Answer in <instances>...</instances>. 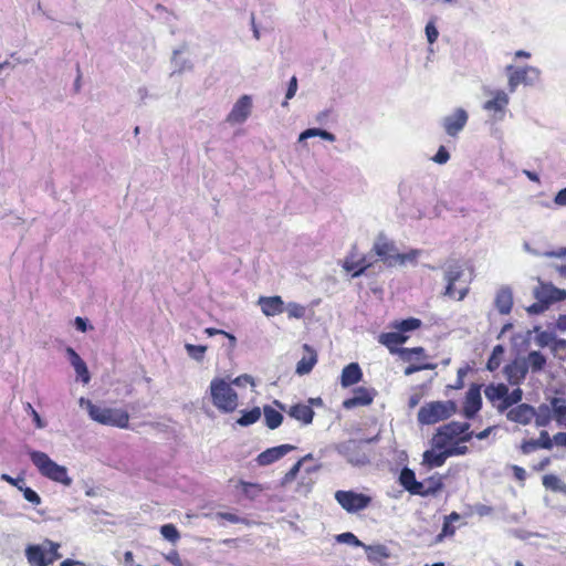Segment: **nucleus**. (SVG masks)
<instances>
[{"label": "nucleus", "instance_id": "f257e3e1", "mask_svg": "<svg viewBox=\"0 0 566 566\" xmlns=\"http://www.w3.org/2000/svg\"><path fill=\"white\" fill-rule=\"evenodd\" d=\"M27 453L42 476L64 486L72 484L73 480L69 476L66 467L57 464L45 452L28 449Z\"/></svg>", "mask_w": 566, "mask_h": 566}, {"label": "nucleus", "instance_id": "f03ea898", "mask_svg": "<svg viewBox=\"0 0 566 566\" xmlns=\"http://www.w3.org/2000/svg\"><path fill=\"white\" fill-rule=\"evenodd\" d=\"M82 408H85L90 417L104 426H112L122 429L128 428L129 415L119 408H107L94 405L91 400L81 398L78 401Z\"/></svg>", "mask_w": 566, "mask_h": 566}, {"label": "nucleus", "instance_id": "7ed1b4c3", "mask_svg": "<svg viewBox=\"0 0 566 566\" xmlns=\"http://www.w3.org/2000/svg\"><path fill=\"white\" fill-rule=\"evenodd\" d=\"M212 405L223 413H230L238 407V394L231 384L223 378L216 377L209 386Z\"/></svg>", "mask_w": 566, "mask_h": 566}, {"label": "nucleus", "instance_id": "20e7f679", "mask_svg": "<svg viewBox=\"0 0 566 566\" xmlns=\"http://www.w3.org/2000/svg\"><path fill=\"white\" fill-rule=\"evenodd\" d=\"M469 428L470 424L468 422L451 421L443 424L432 438V444L436 449L442 450L455 438H459L460 442H468L474 434L473 431H469Z\"/></svg>", "mask_w": 566, "mask_h": 566}, {"label": "nucleus", "instance_id": "39448f33", "mask_svg": "<svg viewBox=\"0 0 566 566\" xmlns=\"http://www.w3.org/2000/svg\"><path fill=\"white\" fill-rule=\"evenodd\" d=\"M60 544L44 539L41 544H31L25 548V558L31 566H49L61 558Z\"/></svg>", "mask_w": 566, "mask_h": 566}, {"label": "nucleus", "instance_id": "423d86ee", "mask_svg": "<svg viewBox=\"0 0 566 566\" xmlns=\"http://www.w3.org/2000/svg\"><path fill=\"white\" fill-rule=\"evenodd\" d=\"M457 412V405L452 400L432 401L423 405L418 411V421L421 424H433L446 420Z\"/></svg>", "mask_w": 566, "mask_h": 566}, {"label": "nucleus", "instance_id": "0eeeda50", "mask_svg": "<svg viewBox=\"0 0 566 566\" xmlns=\"http://www.w3.org/2000/svg\"><path fill=\"white\" fill-rule=\"evenodd\" d=\"M464 276L463 265L459 261H450L446 265L444 281L447 282L444 295L461 301L468 294L469 287L467 284L457 287V283H462Z\"/></svg>", "mask_w": 566, "mask_h": 566}, {"label": "nucleus", "instance_id": "6e6552de", "mask_svg": "<svg viewBox=\"0 0 566 566\" xmlns=\"http://www.w3.org/2000/svg\"><path fill=\"white\" fill-rule=\"evenodd\" d=\"M507 74V87L510 93H514L518 85L523 84L531 86L536 84L541 77V71L537 67L525 65V66H506Z\"/></svg>", "mask_w": 566, "mask_h": 566}, {"label": "nucleus", "instance_id": "1a4fd4ad", "mask_svg": "<svg viewBox=\"0 0 566 566\" xmlns=\"http://www.w3.org/2000/svg\"><path fill=\"white\" fill-rule=\"evenodd\" d=\"M484 94L490 98L486 99L482 108L490 113L491 117L495 122L504 119L510 104V95L504 90H484Z\"/></svg>", "mask_w": 566, "mask_h": 566}, {"label": "nucleus", "instance_id": "9d476101", "mask_svg": "<svg viewBox=\"0 0 566 566\" xmlns=\"http://www.w3.org/2000/svg\"><path fill=\"white\" fill-rule=\"evenodd\" d=\"M334 497L336 502L349 514H355L366 510L370 503L371 497L364 493H358L353 490L344 491L338 490L335 492Z\"/></svg>", "mask_w": 566, "mask_h": 566}, {"label": "nucleus", "instance_id": "9b49d317", "mask_svg": "<svg viewBox=\"0 0 566 566\" xmlns=\"http://www.w3.org/2000/svg\"><path fill=\"white\" fill-rule=\"evenodd\" d=\"M399 482L411 494L422 495V496L433 494L438 490H440L442 486V483L440 480H437V481L430 480L429 481L430 485L428 488H426L423 483L418 482L416 480L415 472L408 468H403L401 470L400 476H399Z\"/></svg>", "mask_w": 566, "mask_h": 566}, {"label": "nucleus", "instance_id": "f8f14e48", "mask_svg": "<svg viewBox=\"0 0 566 566\" xmlns=\"http://www.w3.org/2000/svg\"><path fill=\"white\" fill-rule=\"evenodd\" d=\"M363 441L348 440L337 446V452L343 455L348 463L353 465H364L368 463L367 453L363 450Z\"/></svg>", "mask_w": 566, "mask_h": 566}, {"label": "nucleus", "instance_id": "ddd939ff", "mask_svg": "<svg viewBox=\"0 0 566 566\" xmlns=\"http://www.w3.org/2000/svg\"><path fill=\"white\" fill-rule=\"evenodd\" d=\"M468 120V112L462 107H458L441 119V126L448 136L457 137L463 130Z\"/></svg>", "mask_w": 566, "mask_h": 566}, {"label": "nucleus", "instance_id": "4468645a", "mask_svg": "<svg viewBox=\"0 0 566 566\" xmlns=\"http://www.w3.org/2000/svg\"><path fill=\"white\" fill-rule=\"evenodd\" d=\"M373 250L387 266H396L398 251L394 242L384 235H379L374 243Z\"/></svg>", "mask_w": 566, "mask_h": 566}, {"label": "nucleus", "instance_id": "2eb2a0df", "mask_svg": "<svg viewBox=\"0 0 566 566\" xmlns=\"http://www.w3.org/2000/svg\"><path fill=\"white\" fill-rule=\"evenodd\" d=\"M252 108V99L249 95L241 96L233 105L231 112L227 116V122L231 125L242 124L250 116Z\"/></svg>", "mask_w": 566, "mask_h": 566}, {"label": "nucleus", "instance_id": "dca6fc26", "mask_svg": "<svg viewBox=\"0 0 566 566\" xmlns=\"http://www.w3.org/2000/svg\"><path fill=\"white\" fill-rule=\"evenodd\" d=\"M534 297L548 306L554 302L565 300L566 291L557 289L552 284L539 282L538 286L534 289Z\"/></svg>", "mask_w": 566, "mask_h": 566}, {"label": "nucleus", "instance_id": "f3484780", "mask_svg": "<svg viewBox=\"0 0 566 566\" xmlns=\"http://www.w3.org/2000/svg\"><path fill=\"white\" fill-rule=\"evenodd\" d=\"M295 449L296 447L292 444H281L277 447L269 448L258 455L256 462L261 467L269 465L282 459L284 455H286L289 452Z\"/></svg>", "mask_w": 566, "mask_h": 566}, {"label": "nucleus", "instance_id": "a211bd4d", "mask_svg": "<svg viewBox=\"0 0 566 566\" xmlns=\"http://www.w3.org/2000/svg\"><path fill=\"white\" fill-rule=\"evenodd\" d=\"M482 406V398L480 388L478 386H472L469 388L464 406H463V416L467 419H472L478 413V411L481 409Z\"/></svg>", "mask_w": 566, "mask_h": 566}, {"label": "nucleus", "instance_id": "6ab92c4d", "mask_svg": "<svg viewBox=\"0 0 566 566\" xmlns=\"http://www.w3.org/2000/svg\"><path fill=\"white\" fill-rule=\"evenodd\" d=\"M535 416V408L527 405V403H521L516 407L510 409L506 413V418L510 421L526 426L531 423Z\"/></svg>", "mask_w": 566, "mask_h": 566}, {"label": "nucleus", "instance_id": "aec40b11", "mask_svg": "<svg viewBox=\"0 0 566 566\" xmlns=\"http://www.w3.org/2000/svg\"><path fill=\"white\" fill-rule=\"evenodd\" d=\"M376 392L374 389L359 387L354 390V396L344 400L343 407L345 409H353L358 406H368L373 402Z\"/></svg>", "mask_w": 566, "mask_h": 566}, {"label": "nucleus", "instance_id": "412c9836", "mask_svg": "<svg viewBox=\"0 0 566 566\" xmlns=\"http://www.w3.org/2000/svg\"><path fill=\"white\" fill-rule=\"evenodd\" d=\"M504 373L510 384L520 385L528 373L527 363L516 359L512 364L505 366Z\"/></svg>", "mask_w": 566, "mask_h": 566}, {"label": "nucleus", "instance_id": "4be33fe9", "mask_svg": "<svg viewBox=\"0 0 566 566\" xmlns=\"http://www.w3.org/2000/svg\"><path fill=\"white\" fill-rule=\"evenodd\" d=\"M494 305L503 315L511 312L513 306V291L510 286L503 285L497 290L494 298Z\"/></svg>", "mask_w": 566, "mask_h": 566}, {"label": "nucleus", "instance_id": "5701e85b", "mask_svg": "<svg viewBox=\"0 0 566 566\" xmlns=\"http://www.w3.org/2000/svg\"><path fill=\"white\" fill-rule=\"evenodd\" d=\"M258 303L265 316H274L284 312V302L281 296H261Z\"/></svg>", "mask_w": 566, "mask_h": 566}, {"label": "nucleus", "instance_id": "b1692460", "mask_svg": "<svg viewBox=\"0 0 566 566\" xmlns=\"http://www.w3.org/2000/svg\"><path fill=\"white\" fill-rule=\"evenodd\" d=\"M287 413L293 419L300 421L303 426L312 423L314 418V411L310 405L296 403L290 407Z\"/></svg>", "mask_w": 566, "mask_h": 566}, {"label": "nucleus", "instance_id": "393cba45", "mask_svg": "<svg viewBox=\"0 0 566 566\" xmlns=\"http://www.w3.org/2000/svg\"><path fill=\"white\" fill-rule=\"evenodd\" d=\"M361 376L363 374L359 365L350 363L342 371L340 384L343 387L353 386L361 379Z\"/></svg>", "mask_w": 566, "mask_h": 566}, {"label": "nucleus", "instance_id": "a878e982", "mask_svg": "<svg viewBox=\"0 0 566 566\" xmlns=\"http://www.w3.org/2000/svg\"><path fill=\"white\" fill-rule=\"evenodd\" d=\"M182 53H184L182 49L174 50L172 57H171V65H172L171 75L182 74L184 72H188V71L192 70L191 61L188 57L184 56Z\"/></svg>", "mask_w": 566, "mask_h": 566}, {"label": "nucleus", "instance_id": "bb28decb", "mask_svg": "<svg viewBox=\"0 0 566 566\" xmlns=\"http://www.w3.org/2000/svg\"><path fill=\"white\" fill-rule=\"evenodd\" d=\"M364 548L367 553L368 560L373 564H381L385 559L390 557V552L385 545H365Z\"/></svg>", "mask_w": 566, "mask_h": 566}, {"label": "nucleus", "instance_id": "cd10ccee", "mask_svg": "<svg viewBox=\"0 0 566 566\" xmlns=\"http://www.w3.org/2000/svg\"><path fill=\"white\" fill-rule=\"evenodd\" d=\"M304 349L306 350V355H304L296 365V374L298 375L308 374L317 361L316 353L311 349L308 345H304Z\"/></svg>", "mask_w": 566, "mask_h": 566}, {"label": "nucleus", "instance_id": "c85d7f7f", "mask_svg": "<svg viewBox=\"0 0 566 566\" xmlns=\"http://www.w3.org/2000/svg\"><path fill=\"white\" fill-rule=\"evenodd\" d=\"M433 447L432 450H427L423 453V463H426L429 468H438L443 465L446 460L448 459L447 450L446 448L442 450H439Z\"/></svg>", "mask_w": 566, "mask_h": 566}, {"label": "nucleus", "instance_id": "c756f323", "mask_svg": "<svg viewBox=\"0 0 566 566\" xmlns=\"http://www.w3.org/2000/svg\"><path fill=\"white\" fill-rule=\"evenodd\" d=\"M551 405L553 406L554 420L566 428V397H553Z\"/></svg>", "mask_w": 566, "mask_h": 566}, {"label": "nucleus", "instance_id": "7c9ffc66", "mask_svg": "<svg viewBox=\"0 0 566 566\" xmlns=\"http://www.w3.org/2000/svg\"><path fill=\"white\" fill-rule=\"evenodd\" d=\"M407 340V337L403 336L399 331L381 333L378 336V342L385 345L390 352H394L397 345L403 344Z\"/></svg>", "mask_w": 566, "mask_h": 566}, {"label": "nucleus", "instance_id": "2f4dec72", "mask_svg": "<svg viewBox=\"0 0 566 566\" xmlns=\"http://www.w3.org/2000/svg\"><path fill=\"white\" fill-rule=\"evenodd\" d=\"M484 395L488 400L495 403L496 401H504V397L507 396V386L504 384L489 385L484 389Z\"/></svg>", "mask_w": 566, "mask_h": 566}, {"label": "nucleus", "instance_id": "473e14b6", "mask_svg": "<svg viewBox=\"0 0 566 566\" xmlns=\"http://www.w3.org/2000/svg\"><path fill=\"white\" fill-rule=\"evenodd\" d=\"M533 419H535V424L537 427H546L552 421V419H554L553 406L551 403L541 405L537 409H535V416Z\"/></svg>", "mask_w": 566, "mask_h": 566}, {"label": "nucleus", "instance_id": "72a5a7b5", "mask_svg": "<svg viewBox=\"0 0 566 566\" xmlns=\"http://www.w3.org/2000/svg\"><path fill=\"white\" fill-rule=\"evenodd\" d=\"M523 360L527 363L528 369L533 373L543 370L546 365V357L537 350L530 352L527 357Z\"/></svg>", "mask_w": 566, "mask_h": 566}, {"label": "nucleus", "instance_id": "f704fd0d", "mask_svg": "<svg viewBox=\"0 0 566 566\" xmlns=\"http://www.w3.org/2000/svg\"><path fill=\"white\" fill-rule=\"evenodd\" d=\"M312 137H321L322 139L331 142V143L336 140V136L325 129L308 128L300 134L298 142L302 143Z\"/></svg>", "mask_w": 566, "mask_h": 566}, {"label": "nucleus", "instance_id": "c9c22d12", "mask_svg": "<svg viewBox=\"0 0 566 566\" xmlns=\"http://www.w3.org/2000/svg\"><path fill=\"white\" fill-rule=\"evenodd\" d=\"M310 460H313V454H312V453H308V454L304 455L303 458H301V459H300V460H298V461H297V462H296V463H295V464H294V465H293V467H292V468H291V469L285 473V475L283 476V479H282V481H281V485H282V486H286V485H289L291 482H293V481L296 479V476H297V474H298V472H300V470H301L302 465H303L305 462L310 461Z\"/></svg>", "mask_w": 566, "mask_h": 566}, {"label": "nucleus", "instance_id": "e433bc0d", "mask_svg": "<svg viewBox=\"0 0 566 566\" xmlns=\"http://www.w3.org/2000/svg\"><path fill=\"white\" fill-rule=\"evenodd\" d=\"M239 486L241 488L243 495L249 500H255L266 489L262 484L245 482L243 480L239 481Z\"/></svg>", "mask_w": 566, "mask_h": 566}, {"label": "nucleus", "instance_id": "4c0bfd02", "mask_svg": "<svg viewBox=\"0 0 566 566\" xmlns=\"http://www.w3.org/2000/svg\"><path fill=\"white\" fill-rule=\"evenodd\" d=\"M523 391L521 388L514 389L512 392L507 391L504 401L500 402L496 408L500 412L507 410L511 406L518 403L522 400Z\"/></svg>", "mask_w": 566, "mask_h": 566}, {"label": "nucleus", "instance_id": "58836bf2", "mask_svg": "<svg viewBox=\"0 0 566 566\" xmlns=\"http://www.w3.org/2000/svg\"><path fill=\"white\" fill-rule=\"evenodd\" d=\"M422 254L419 249H412L407 253H399L396 255V265L405 266L407 264L416 265L418 258Z\"/></svg>", "mask_w": 566, "mask_h": 566}, {"label": "nucleus", "instance_id": "ea45409f", "mask_svg": "<svg viewBox=\"0 0 566 566\" xmlns=\"http://www.w3.org/2000/svg\"><path fill=\"white\" fill-rule=\"evenodd\" d=\"M265 424L270 429H276L283 421V416L271 407H264Z\"/></svg>", "mask_w": 566, "mask_h": 566}, {"label": "nucleus", "instance_id": "a19ab883", "mask_svg": "<svg viewBox=\"0 0 566 566\" xmlns=\"http://www.w3.org/2000/svg\"><path fill=\"white\" fill-rule=\"evenodd\" d=\"M261 417L260 408L255 407L249 411H244L242 416L237 420L240 426L247 427L255 423Z\"/></svg>", "mask_w": 566, "mask_h": 566}, {"label": "nucleus", "instance_id": "79ce46f5", "mask_svg": "<svg viewBox=\"0 0 566 566\" xmlns=\"http://www.w3.org/2000/svg\"><path fill=\"white\" fill-rule=\"evenodd\" d=\"M503 354L504 348L502 345H496L493 348L491 357L489 358L486 364V367L490 371H493L500 367Z\"/></svg>", "mask_w": 566, "mask_h": 566}, {"label": "nucleus", "instance_id": "37998d69", "mask_svg": "<svg viewBox=\"0 0 566 566\" xmlns=\"http://www.w3.org/2000/svg\"><path fill=\"white\" fill-rule=\"evenodd\" d=\"M420 325H421L420 319L410 317V318H407V319L396 323L395 328H397L402 334L403 332L415 331V329L419 328Z\"/></svg>", "mask_w": 566, "mask_h": 566}, {"label": "nucleus", "instance_id": "c03bdc74", "mask_svg": "<svg viewBox=\"0 0 566 566\" xmlns=\"http://www.w3.org/2000/svg\"><path fill=\"white\" fill-rule=\"evenodd\" d=\"M400 354L403 360H420L422 357H424V349L422 347L402 348Z\"/></svg>", "mask_w": 566, "mask_h": 566}, {"label": "nucleus", "instance_id": "a18cd8bd", "mask_svg": "<svg viewBox=\"0 0 566 566\" xmlns=\"http://www.w3.org/2000/svg\"><path fill=\"white\" fill-rule=\"evenodd\" d=\"M185 348L187 350V354L197 361L202 360L207 352V346L205 345L186 344Z\"/></svg>", "mask_w": 566, "mask_h": 566}, {"label": "nucleus", "instance_id": "49530a36", "mask_svg": "<svg viewBox=\"0 0 566 566\" xmlns=\"http://www.w3.org/2000/svg\"><path fill=\"white\" fill-rule=\"evenodd\" d=\"M163 537L171 543H176L180 538V534L174 524H165L160 527Z\"/></svg>", "mask_w": 566, "mask_h": 566}, {"label": "nucleus", "instance_id": "de8ad7c7", "mask_svg": "<svg viewBox=\"0 0 566 566\" xmlns=\"http://www.w3.org/2000/svg\"><path fill=\"white\" fill-rule=\"evenodd\" d=\"M290 318H302L305 315V307L298 303L291 302L284 307Z\"/></svg>", "mask_w": 566, "mask_h": 566}, {"label": "nucleus", "instance_id": "09e8293b", "mask_svg": "<svg viewBox=\"0 0 566 566\" xmlns=\"http://www.w3.org/2000/svg\"><path fill=\"white\" fill-rule=\"evenodd\" d=\"M368 266H369V263H366L365 259L358 263L345 262V264H344V268L346 271H353L354 277L361 275Z\"/></svg>", "mask_w": 566, "mask_h": 566}, {"label": "nucleus", "instance_id": "8fccbe9b", "mask_svg": "<svg viewBox=\"0 0 566 566\" xmlns=\"http://www.w3.org/2000/svg\"><path fill=\"white\" fill-rule=\"evenodd\" d=\"M336 541L338 543H343V544H348V545H354V546H360V547H364L365 544L363 542H360L353 533L350 532H346V533H342L339 535L336 536Z\"/></svg>", "mask_w": 566, "mask_h": 566}, {"label": "nucleus", "instance_id": "3c124183", "mask_svg": "<svg viewBox=\"0 0 566 566\" xmlns=\"http://www.w3.org/2000/svg\"><path fill=\"white\" fill-rule=\"evenodd\" d=\"M19 490H21L23 492V496L24 499L32 503L33 505H39L41 503V497L39 496V494L32 490L31 488H22V486H19Z\"/></svg>", "mask_w": 566, "mask_h": 566}, {"label": "nucleus", "instance_id": "603ef678", "mask_svg": "<svg viewBox=\"0 0 566 566\" xmlns=\"http://www.w3.org/2000/svg\"><path fill=\"white\" fill-rule=\"evenodd\" d=\"M24 410L32 417L36 428L43 429L45 427V422L42 420L39 412L32 407L30 402L24 405Z\"/></svg>", "mask_w": 566, "mask_h": 566}, {"label": "nucleus", "instance_id": "864d4df0", "mask_svg": "<svg viewBox=\"0 0 566 566\" xmlns=\"http://www.w3.org/2000/svg\"><path fill=\"white\" fill-rule=\"evenodd\" d=\"M314 483H315V481L312 478H307V476L303 475L301 478V481L298 482L296 491L302 494H307L311 492Z\"/></svg>", "mask_w": 566, "mask_h": 566}, {"label": "nucleus", "instance_id": "5fc2aeb1", "mask_svg": "<svg viewBox=\"0 0 566 566\" xmlns=\"http://www.w3.org/2000/svg\"><path fill=\"white\" fill-rule=\"evenodd\" d=\"M297 91V78L295 76H292L289 83V87L285 94V101L282 103L283 107L287 106V101L293 98Z\"/></svg>", "mask_w": 566, "mask_h": 566}, {"label": "nucleus", "instance_id": "6e6d98bb", "mask_svg": "<svg viewBox=\"0 0 566 566\" xmlns=\"http://www.w3.org/2000/svg\"><path fill=\"white\" fill-rule=\"evenodd\" d=\"M434 364H411L405 369V375L410 376L417 371L424 370V369H434Z\"/></svg>", "mask_w": 566, "mask_h": 566}, {"label": "nucleus", "instance_id": "4d7b16f0", "mask_svg": "<svg viewBox=\"0 0 566 566\" xmlns=\"http://www.w3.org/2000/svg\"><path fill=\"white\" fill-rule=\"evenodd\" d=\"M74 370L83 384H88L91 376H90V373H88L85 361H83L78 366L74 367Z\"/></svg>", "mask_w": 566, "mask_h": 566}, {"label": "nucleus", "instance_id": "13d9d810", "mask_svg": "<svg viewBox=\"0 0 566 566\" xmlns=\"http://www.w3.org/2000/svg\"><path fill=\"white\" fill-rule=\"evenodd\" d=\"M536 442V447H541L543 449H552L554 438L551 439L547 431H542L539 434V439Z\"/></svg>", "mask_w": 566, "mask_h": 566}, {"label": "nucleus", "instance_id": "bf43d9fd", "mask_svg": "<svg viewBox=\"0 0 566 566\" xmlns=\"http://www.w3.org/2000/svg\"><path fill=\"white\" fill-rule=\"evenodd\" d=\"M554 340V336L552 333H548V332H541L537 336H536V344L539 346V347H546L548 346Z\"/></svg>", "mask_w": 566, "mask_h": 566}, {"label": "nucleus", "instance_id": "052dcab7", "mask_svg": "<svg viewBox=\"0 0 566 566\" xmlns=\"http://www.w3.org/2000/svg\"><path fill=\"white\" fill-rule=\"evenodd\" d=\"M426 35L430 44L434 43L439 36V32L433 22H428L426 25Z\"/></svg>", "mask_w": 566, "mask_h": 566}, {"label": "nucleus", "instance_id": "680f3d73", "mask_svg": "<svg viewBox=\"0 0 566 566\" xmlns=\"http://www.w3.org/2000/svg\"><path fill=\"white\" fill-rule=\"evenodd\" d=\"M450 159L449 151L446 149L444 146H440L437 154L433 157V160L437 164L443 165Z\"/></svg>", "mask_w": 566, "mask_h": 566}, {"label": "nucleus", "instance_id": "e2e57ef3", "mask_svg": "<svg viewBox=\"0 0 566 566\" xmlns=\"http://www.w3.org/2000/svg\"><path fill=\"white\" fill-rule=\"evenodd\" d=\"M446 450H447V454L449 458V457H453V455L467 454L469 451V448L467 446H452L449 448L446 447Z\"/></svg>", "mask_w": 566, "mask_h": 566}, {"label": "nucleus", "instance_id": "0e129e2a", "mask_svg": "<svg viewBox=\"0 0 566 566\" xmlns=\"http://www.w3.org/2000/svg\"><path fill=\"white\" fill-rule=\"evenodd\" d=\"M65 352L73 368L84 361L72 347H67Z\"/></svg>", "mask_w": 566, "mask_h": 566}, {"label": "nucleus", "instance_id": "69168bd1", "mask_svg": "<svg viewBox=\"0 0 566 566\" xmlns=\"http://www.w3.org/2000/svg\"><path fill=\"white\" fill-rule=\"evenodd\" d=\"M217 517L227 520L228 522L233 523V524L244 522V518H242L233 513H228V512H220L217 514Z\"/></svg>", "mask_w": 566, "mask_h": 566}, {"label": "nucleus", "instance_id": "338daca9", "mask_svg": "<svg viewBox=\"0 0 566 566\" xmlns=\"http://www.w3.org/2000/svg\"><path fill=\"white\" fill-rule=\"evenodd\" d=\"M547 308L548 306L545 303L537 301L536 303L527 307V312L530 314H539L546 311Z\"/></svg>", "mask_w": 566, "mask_h": 566}, {"label": "nucleus", "instance_id": "774afa93", "mask_svg": "<svg viewBox=\"0 0 566 566\" xmlns=\"http://www.w3.org/2000/svg\"><path fill=\"white\" fill-rule=\"evenodd\" d=\"M554 203L559 207H566V187L556 193Z\"/></svg>", "mask_w": 566, "mask_h": 566}]
</instances>
